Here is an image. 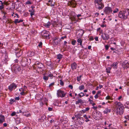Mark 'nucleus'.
<instances>
[{
    "instance_id": "1",
    "label": "nucleus",
    "mask_w": 129,
    "mask_h": 129,
    "mask_svg": "<svg viewBox=\"0 0 129 129\" xmlns=\"http://www.w3.org/2000/svg\"><path fill=\"white\" fill-rule=\"evenodd\" d=\"M128 15V12L125 11H120L118 14V16L121 19H125L127 18Z\"/></svg>"
},
{
    "instance_id": "2",
    "label": "nucleus",
    "mask_w": 129,
    "mask_h": 129,
    "mask_svg": "<svg viewBox=\"0 0 129 129\" xmlns=\"http://www.w3.org/2000/svg\"><path fill=\"white\" fill-rule=\"evenodd\" d=\"M41 35L44 38L48 39L50 38L49 33L48 31L45 30H43L41 32Z\"/></svg>"
},
{
    "instance_id": "3",
    "label": "nucleus",
    "mask_w": 129,
    "mask_h": 129,
    "mask_svg": "<svg viewBox=\"0 0 129 129\" xmlns=\"http://www.w3.org/2000/svg\"><path fill=\"white\" fill-rule=\"evenodd\" d=\"M61 39L57 37H55L53 38V44L55 46H57L59 44Z\"/></svg>"
},
{
    "instance_id": "4",
    "label": "nucleus",
    "mask_w": 129,
    "mask_h": 129,
    "mask_svg": "<svg viewBox=\"0 0 129 129\" xmlns=\"http://www.w3.org/2000/svg\"><path fill=\"white\" fill-rule=\"evenodd\" d=\"M27 59L25 57H23L22 58L21 62V64L22 66L24 67L27 65L29 64V62H28Z\"/></svg>"
},
{
    "instance_id": "5",
    "label": "nucleus",
    "mask_w": 129,
    "mask_h": 129,
    "mask_svg": "<svg viewBox=\"0 0 129 129\" xmlns=\"http://www.w3.org/2000/svg\"><path fill=\"white\" fill-rule=\"evenodd\" d=\"M101 36L104 40H109L110 39L109 35L106 33H102L101 34Z\"/></svg>"
},
{
    "instance_id": "6",
    "label": "nucleus",
    "mask_w": 129,
    "mask_h": 129,
    "mask_svg": "<svg viewBox=\"0 0 129 129\" xmlns=\"http://www.w3.org/2000/svg\"><path fill=\"white\" fill-rule=\"evenodd\" d=\"M124 106H121L119 108H117L116 110L117 114L120 115L122 114L124 112Z\"/></svg>"
},
{
    "instance_id": "7",
    "label": "nucleus",
    "mask_w": 129,
    "mask_h": 129,
    "mask_svg": "<svg viewBox=\"0 0 129 129\" xmlns=\"http://www.w3.org/2000/svg\"><path fill=\"white\" fill-rule=\"evenodd\" d=\"M57 94L59 97L63 98L65 96L66 93H64L63 91L59 89L57 91Z\"/></svg>"
},
{
    "instance_id": "8",
    "label": "nucleus",
    "mask_w": 129,
    "mask_h": 129,
    "mask_svg": "<svg viewBox=\"0 0 129 129\" xmlns=\"http://www.w3.org/2000/svg\"><path fill=\"white\" fill-rule=\"evenodd\" d=\"M17 87V85L15 83H13L8 87V89L10 91H12L14 89H15Z\"/></svg>"
},
{
    "instance_id": "9",
    "label": "nucleus",
    "mask_w": 129,
    "mask_h": 129,
    "mask_svg": "<svg viewBox=\"0 0 129 129\" xmlns=\"http://www.w3.org/2000/svg\"><path fill=\"white\" fill-rule=\"evenodd\" d=\"M12 69L15 73H16L21 70V68L18 65H14Z\"/></svg>"
},
{
    "instance_id": "10",
    "label": "nucleus",
    "mask_w": 129,
    "mask_h": 129,
    "mask_svg": "<svg viewBox=\"0 0 129 129\" xmlns=\"http://www.w3.org/2000/svg\"><path fill=\"white\" fill-rule=\"evenodd\" d=\"M112 10L111 7H106L105 8L104 12L106 14H109L110 13L112 12Z\"/></svg>"
},
{
    "instance_id": "11",
    "label": "nucleus",
    "mask_w": 129,
    "mask_h": 129,
    "mask_svg": "<svg viewBox=\"0 0 129 129\" xmlns=\"http://www.w3.org/2000/svg\"><path fill=\"white\" fill-rule=\"evenodd\" d=\"M68 4V6L74 8L76 7V3L74 1H69Z\"/></svg>"
},
{
    "instance_id": "12",
    "label": "nucleus",
    "mask_w": 129,
    "mask_h": 129,
    "mask_svg": "<svg viewBox=\"0 0 129 129\" xmlns=\"http://www.w3.org/2000/svg\"><path fill=\"white\" fill-rule=\"evenodd\" d=\"M83 114L81 112H80L79 113H78L77 114H75V116L76 118H77V120H79V119H80L82 118H83L82 117H80L82 116Z\"/></svg>"
},
{
    "instance_id": "13",
    "label": "nucleus",
    "mask_w": 129,
    "mask_h": 129,
    "mask_svg": "<svg viewBox=\"0 0 129 129\" xmlns=\"http://www.w3.org/2000/svg\"><path fill=\"white\" fill-rule=\"evenodd\" d=\"M115 105L117 108L123 107V105L120 102L116 101L114 103Z\"/></svg>"
},
{
    "instance_id": "14",
    "label": "nucleus",
    "mask_w": 129,
    "mask_h": 129,
    "mask_svg": "<svg viewBox=\"0 0 129 129\" xmlns=\"http://www.w3.org/2000/svg\"><path fill=\"white\" fill-rule=\"evenodd\" d=\"M38 65H37L36 67L38 68V69H39V70L40 71H43V70L42 68L43 67V64L41 63H39Z\"/></svg>"
},
{
    "instance_id": "15",
    "label": "nucleus",
    "mask_w": 129,
    "mask_h": 129,
    "mask_svg": "<svg viewBox=\"0 0 129 129\" xmlns=\"http://www.w3.org/2000/svg\"><path fill=\"white\" fill-rule=\"evenodd\" d=\"M71 66L72 69L74 70L77 69V64L75 62H74L71 64Z\"/></svg>"
},
{
    "instance_id": "16",
    "label": "nucleus",
    "mask_w": 129,
    "mask_h": 129,
    "mask_svg": "<svg viewBox=\"0 0 129 129\" xmlns=\"http://www.w3.org/2000/svg\"><path fill=\"white\" fill-rule=\"evenodd\" d=\"M98 4V9L100 10L102 9H103L104 7V5L103 3H96Z\"/></svg>"
},
{
    "instance_id": "17",
    "label": "nucleus",
    "mask_w": 129,
    "mask_h": 129,
    "mask_svg": "<svg viewBox=\"0 0 129 129\" xmlns=\"http://www.w3.org/2000/svg\"><path fill=\"white\" fill-rule=\"evenodd\" d=\"M16 55L17 57H19L22 54V51L20 50H18L15 52Z\"/></svg>"
},
{
    "instance_id": "18",
    "label": "nucleus",
    "mask_w": 129,
    "mask_h": 129,
    "mask_svg": "<svg viewBox=\"0 0 129 129\" xmlns=\"http://www.w3.org/2000/svg\"><path fill=\"white\" fill-rule=\"evenodd\" d=\"M46 116L45 115H43L39 119V121H40L44 122L46 120Z\"/></svg>"
},
{
    "instance_id": "19",
    "label": "nucleus",
    "mask_w": 129,
    "mask_h": 129,
    "mask_svg": "<svg viewBox=\"0 0 129 129\" xmlns=\"http://www.w3.org/2000/svg\"><path fill=\"white\" fill-rule=\"evenodd\" d=\"M5 121L4 116L2 115H0V123H2L3 122Z\"/></svg>"
},
{
    "instance_id": "20",
    "label": "nucleus",
    "mask_w": 129,
    "mask_h": 129,
    "mask_svg": "<svg viewBox=\"0 0 129 129\" xmlns=\"http://www.w3.org/2000/svg\"><path fill=\"white\" fill-rule=\"evenodd\" d=\"M77 33H78V35L79 37H82L83 36L84 32L83 30L80 29L79 30Z\"/></svg>"
},
{
    "instance_id": "21",
    "label": "nucleus",
    "mask_w": 129,
    "mask_h": 129,
    "mask_svg": "<svg viewBox=\"0 0 129 129\" xmlns=\"http://www.w3.org/2000/svg\"><path fill=\"white\" fill-rule=\"evenodd\" d=\"M35 10V9H29L28 11L30 13V14L31 17H32V16L35 14L34 12Z\"/></svg>"
},
{
    "instance_id": "22",
    "label": "nucleus",
    "mask_w": 129,
    "mask_h": 129,
    "mask_svg": "<svg viewBox=\"0 0 129 129\" xmlns=\"http://www.w3.org/2000/svg\"><path fill=\"white\" fill-rule=\"evenodd\" d=\"M28 112H23V115L26 117H30L31 116V114L29 113H28Z\"/></svg>"
},
{
    "instance_id": "23",
    "label": "nucleus",
    "mask_w": 129,
    "mask_h": 129,
    "mask_svg": "<svg viewBox=\"0 0 129 129\" xmlns=\"http://www.w3.org/2000/svg\"><path fill=\"white\" fill-rule=\"evenodd\" d=\"M111 110L109 109L108 108H106L105 110L104 111V114H108L109 112H111Z\"/></svg>"
},
{
    "instance_id": "24",
    "label": "nucleus",
    "mask_w": 129,
    "mask_h": 129,
    "mask_svg": "<svg viewBox=\"0 0 129 129\" xmlns=\"http://www.w3.org/2000/svg\"><path fill=\"white\" fill-rule=\"evenodd\" d=\"M84 103V101L81 99H78L77 101H76L75 103L76 104H77L80 103L82 104Z\"/></svg>"
},
{
    "instance_id": "25",
    "label": "nucleus",
    "mask_w": 129,
    "mask_h": 129,
    "mask_svg": "<svg viewBox=\"0 0 129 129\" xmlns=\"http://www.w3.org/2000/svg\"><path fill=\"white\" fill-rule=\"evenodd\" d=\"M21 89H22V91L20 93V94L21 95H24L25 94V93L24 92V91H26V90L25 89H23L22 88H21L19 89V90L20 91H21Z\"/></svg>"
},
{
    "instance_id": "26",
    "label": "nucleus",
    "mask_w": 129,
    "mask_h": 129,
    "mask_svg": "<svg viewBox=\"0 0 129 129\" xmlns=\"http://www.w3.org/2000/svg\"><path fill=\"white\" fill-rule=\"evenodd\" d=\"M51 25V23L50 22H48L47 24H45L44 26L47 28H49Z\"/></svg>"
},
{
    "instance_id": "27",
    "label": "nucleus",
    "mask_w": 129,
    "mask_h": 129,
    "mask_svg": "<svg viewBox=\"0 0 129 129\" xmlns=\"http://www.w3.org/2000/svg\"><path fill=\"white\" fill-rule=\"evenodd\" d=\"M62 55L61 54H59L57 55L56 56L57 57V58L59 59V61H60V60L61 59L62 57Z\"/></svg>"
},
{
    "instance_id": "28",
    "label": "nucleus",
    "mask_w": 129,
    "mask_h": 129,
    "mask_svg": "<svg viewBox=\"0 0 129 129\" xmlns=\"http://www.w3.org/2000/svg\"><path fill=\"white\" fill-rule=\"evenodd\" d=\"M15 8V5L14 3H12V4L11 7H10L9 9L10 10H12Z\"/></svg>"
},
{
    "instance_id": "29",
    "label": "nucleus",
    "mask_w": 129,
    "mask_h": 129,
    "mask_svg": "<svg viewBox=\"0 0 129 129\" xmlns=\"http://www.w3.org/2000/svg\"><path fill=\"white\" fill-rule=\"evenodd\" d=\"M77 42L78 43H80L79 45L80 46H82V41L81 39L80 38L78 39L77 40Z\"/></svg>"
},
{
    "instance_id": "30",
    "label": "nucleus",
    "mask_w": 129,
    "mask_h": 129,
    "mask_svg": "<svg viewBox=\"0 0 129 129\" xmlns=\"http://www.w3.org/2000/svg\"><path fill=\"white\" fill-rule=\"evenodd\" d=\"M111 69V68L110 67H109L107 68L106 69L107 72L110 73V71Z\"/></svg>"
},
{
    "instance_id": "31",
    "label": "nucleus",
    "mask_w": 129,
    "mask_h": 129,
    "mask_svg": "<svg viewBox=\"0 0 129 129\" xmlns=\"http://www.w3.org/2000/svg\"><path fill=\"white\" fill-rule=\"evenodd\" d=\"M102 0H95L94 1V3L95 4L96 3H102L101 1Z\"/></svg>"
},
{
    "instance_id": "32",
    "label": "nucleus",
    "mask_w": 129,
    "mask_h": 129,
    "mask_svg": "<svg viewBox=\"0 0 129 129\" xmlns=\"http://www.w3.org/2000/svg\"><path fill=\"white\" fill-rule=\"evenodd\" d=\"M28 55L30 56H32L34 54V53L33 52H29L28 53Z\"/></svg>"
},
{
    "instance_id": "33",
    "label": "nucleus",
    "mask_w": 129,
    "mask_h": 129,
    "mask_svg": "<svg viewBox=\"0 0 129 129\" xmlns=\"http://www.w3.org/2000/svg\"><path fill=\"white\" fill-rule=\"evenodd\" d=\"M48 2H51L50 5L49 4V5H50L52 7L54 6V3L52 2V1L49 0Z\"/></svg>"
},
{
    "instance_id": "34",
    "label": "nucleus",
    "mask_w": 129,
    "mask_h": 129,
    "mask_svg": "<svg viewBox=\"0 0 129 129\" xmlns=\"http://www.w3.org/2000/svg\"><path fill=\"white\" fill-rule=\"evenodd\" d=\"M52 129H60V128L58 126L54 125L53 126Z\"/></svg>"
},
{
    "instance_id": "35",
    "label": "nucleus",
    "mask_w": 129,
    "mask_h": 129,
    "mask_svg": "<svg viewBox=\"0 0 129 129\" xmlns=\"http://www.w3.org/2000/svg\"><path fill=\"white\" fill-rule=\"evenodd\" d=\"M79 88L80 90H82L84 89V85H82L81 86H79Z\"/></svg>"
},
{
    "instance_id": "36",
    "label": "nucleus",
    "mask_w": 129,
    "mask_h": 129,
    "mask_svg": "<svg viewBox=\"0 0 129 129\" xmlns=\"http://www.w3.org/2000/svg\"><path fill=\"white\" fill-rule=\"evenodd\" d=\"M129 67V63L126 62V65L125 66H123L124 69H127Z\"/></svg>"
},
{
    "instance_id": "37",
    "label": "nucleus",
    "mask_w": 129,
    "mask_h": 129,
    "mask_svg": "<svg viewBox=\"0 0 129 129\" xmlns=\"http://www.w3.org/2000/svg\"><path fill=\"white\" fill-rule=\"evenodd\" d=\"M50 74H49L48 77H50L51 78V79H52L53 77V74H52L50 72Z\"/></svg>"
},
{
    "instance_id": "38",
    "label": "nucleus",
    "mask_w": 129,
    "mask_h": 129,
    "mask_svg": "<svg viewBox=\"0 0 129 129\" xmlns=\"http://www.w3.org/2000/svg\"><path fill=\"white\" fill-rule=\"evenodd\" d=\"M79 96L80 97L83 96L84 95V94L82 92H81L80 94H78Z\"/></svg>"
},
{
    "instance_id": "39",
    "label": "nucleus",
    "mask_w": 129,
    "mask_h": 129,
    "mask_svg": "<svg viewBox=\"0 0 129 129\" xmlns=\"http://www.w3.org/2000/svg\"><path fill=\"white\" fill-rule=\"evenodd\" d=\"M48 76H44L43 77V79L44 80H48Z\"/></svg>"
},
{
    "instance_id": "40",
    "label": "nucleus",
    "mask_w": 129,
    "mask_h": 129,
    "mask_svg": "<svg viewBox=\"0 0 129 129\" xmlns=\"http://www.w3.org/2000/svg\"><path fill=\"white\" fill-rule=\"evenodd\" d=\"M60 85L61 86H63L64 85V82H63L62 80H60Z\"/></svg>"
},
{
    "instance_id": "41",
    "label": "nucleus",
    "mask_w": 129,
    "mask_h": 129,
    "mask_svg": "<svg viewBox=\"0 0 129 129\" xmlns=\"http://www.w3.org/2000/svg\"><path fill=\"white\" fill-rule=\"evenodd\" d=\"M76 43V40H74L72 41V44L73 45H75V43Z\"/></svg>"
},
{
    "instance_id": "42",
    "label": "nucleus",
    "mask_w": 129,
    "mask_h": 129,
    "mask_svg": "<svg viewBox=\"0 0 129 129\" xmlns=\"http://www.w3.org/2000/svg\"><path fill=\"white\" fill-rule=\"evenodd\" d=\"M14 23L16 24L17 23H19V20L18 19H15L14 20Z\"/></svg>"
},
{
    "instance_id": "43",
    "label": "nucleus",
    "mask_w": 129,
    "mask_h": 129,
    "mask_svg": "<svg viewBox=\"0 0 129 129\" xmlns=\"http://www.w3.org/2000/svg\"><path fill=\"white\" fill-rule=\"evenodd\" d=\"M81 76L80 75L79 76H78L77 77V80L78 81H79L81 80Z\"/></svg>"
},
{
    "instance_id": "44",
    "label": "nucleus",
    "mask_w": 129,
    "mask_h": 129,
    "mask_svg": "<svg viewBox=\"0 0 129 129\" xmlns=\"http://www.w3.org/2000/svg\"><path fill=\"white\" fill-rule=\"evenodd\" d=\"M54 82H53L50 84L49 86V87L50 88L54 85Z\"/></svg>"
},
{
    "instance_id": "45",
    "label": "nucleus",
    "mask_w": 129,
    "mask_h": 129,
    "mask_svg": "<svg viewBox=\"0 0 129 129\" xmlns=\"http://www.w3.org/2000/svg\"><path fill=\"white\" fill-rule=\"evenodd\" d=\"M119 11V10L118 8H116L113 11L114 13H117Z\"/></svg>"
},
{
    "instance_id": "46",
    "label": "nucleus",
    "mask_w": 129,
    "mask_h": 129,
    "mask_svg": "<svg viewBox=\"0 0 129 129\" xmlns=\"http://www.w3.org/2000/svg\"><path fill=\"white\" fill-rule=\"evenodd\" d=\"M15 101L14 100V99H11L10 100V104H13V102Z\"/></svg>"
},
{
    "instance_id": "47",
    "label": "nucleus",
    "mask_w": 129,
    "mask_h": 129,
    "mask_svg": "<svg viewBox=\"0 0 129 129\" xmlns=\"http://www.w3.org/2000/svg\"><path fill=\"white\" fill-rule=\"evenodd\" d=\"M117 62H116L114 63V66H113L114 68H116L117 67Z\"/></svg>"
},
{
    "instance_id": "48",
    "label": "nucleus",
    "mask_w": 129,
    "mask_h": 129,
    "mask_svg": "<svg viewBox=\"0 0 129 129\" xmlns=\"http://www.w3.org/2000/svg\"><path fill=\"white\" fill-rule=\"evenodd\" d=\"M26 4H32L31 2L29 1H27L26 2Z\"/></svg>"
},
{
    "instance_id": "49",
    "label": "nucleus",
    "mask_w": 129,
    "mask_h": 129,
    "mask_svg": "<svg viewBox=\"0 0 129 129\" xmlns=\"http://www.w3.org/2000/svg\"><path fill=\"white\" fill-rule=\"evenodd\" d=\"M16 114V113L15 112H13L11 114V115L12 116H13Z\"/></svg>"
},
{
    "instance_id": "50",
    "label": "nucleus",
    "mask_w": 129,
    "mask_h": 129,
    "mask_svg": "<svg viewBox=\"0 0 129 129\" xmlns=\"http://www.w3.org/2000/svg\"><path fill=\"white\" fill-rule=\"evenodd\" d=\"M126 62H124L123 63L122 66L123 67V66H125L126 65Z\"/></svg>"
},
{
    "instance_id": "51",
    "label": "nucleus",
    "mask_w": 129,
    "mask_h": 129,
    "mask_svg": "<svg viewBox=\"0 0 129 129\" xmlns=\"http://www.w3.org/2000/svg\"><path fill=\"white\" fill-rule=\"evenodd\" d=\"M4 8V7L3 6V5H1L0 6V10H2Z\"/></svg>"
},
{
    "instance_id": "52",
    "label": "nucleus",
    "mask_w": 129,
    "mask_h": 129,
    "mask_svg": "<svg viewBox=\"0 0 129 129\" xmlns=\"http://www.w3.org/2000/svg\"><path fill=\"white\" fill-rule=\"evenodd\" d=\"M67 37L66 36H64L62 37H61V39H63L64 38H66Z\"/></svg>"
},
{
    "instance_id": "53",
    "label": "nucleus",
    "mask_w": 129,
    "mask_h": 129,
    "mask_svg": "<svg viewBox=\"0 0 129 129\" xmlns=\"http://www.w3.org/2000/svg\"><path fill=\"white\" fill-rule=\"evenodd\" d=\"M106 99L107 100L110 99V96L109 95H108V96H107L106 98Z\"/></svg>"
},
{
    "instance_id": "54",
    "label": "nucleus",
    "mask_w": 129,
    "mask_h": 129,
    "mask_svg": "<svg viewBox=\"0 0 129 129\" xmlns=\"http://www.w3.org/2000/svg\"><path fill=\"white\" fill-rule=\"evenodd\" d=\"M105 48L106 50H108L109 48V46L108 45H106L105 46Z\"/></svg>"
},
{
    "instance_id": "55",
    "label": "nucleus",
    "mask_w": 129,
    "mask_h": 129,
    "mask_svg": "<svg viewBox=\"0 0 129 129\" xmlns=\"http://www.w3.org/2000/svg\"><path fill=\"white\" fill-rule=\"evenodd\" d=\"M99 97L98 95L96 94L94 96V98L95 99H97Z\"/></svg>"
},
{
    "instance_id": "56",
    "label": "nucleus",
    "mask_w": 129,
    "mask_h": 129,
    "mask_svg": "<svg viewBox=\"0 0 129 129\" xmlns=\"http://www.w3.org/2000/svg\"><path fill=\"white\" fill-rule=\"evenodd\" d=\"M83 117L85 118L86 119H88V116H87L85 114L83 116Z\"/></svg>"
},
{
    "instance_id": "57",
    "label": "nucleus",
    "mask_w": 129,
    "mask_h": 129,
    "mask_svg": "<svg viewBox=\"0 0 129 129\" xmlns=\"http://www.w3.org/2000/svg\"><path fill=\"white\" fill-rule=\"evenodd\" d=\"M69 87L71 89H72L73 88V86L71 85H70L69 86Z\"/></svg>"
},
{
    "instance_id": "58",
    "label": "nucleus",
    "mask_w": 129,
    "mask_h": 129,
    "mask_svg": "<svg viewBox=\"0 0 129 129\" xmlns=\"http://www.w3.org/2000/svg\"><path fill=\"white\" fill-rule=\"evenodd\" d=\"M53 108L51 107H49L48 108V110L49 111H52V110Z\"/></svg>"
},
{
    "instance_id": "59",
    "label": "nucleus",
    "mask_w": 129,
    "mask_h": 129,
    "mask_svg": "<svg viewBox=\"0 0 129 129\" xmlns=\"http://www.w3.org/2000/svg\"><path fill=\"white\" fill-rule=\"evenodd\" d=\"M101 91L100 90H99L98 91V92H97V93L96 94H98L99 95V94H100L101 92Z\"/></svg>"
},
{
    "instance_id": "60",
    "label": "nucleus",
    "mask_w": 129,
    "mask_h": 129,
    "mask_svg": "<svg viewBox=\"0 0 129 129\" xmlns=\"http://www.w3.org/2000/svg\"><path fill=\"white\" fill-rule=\"evenodd\" d=\"M16 100H18L19 99V97H16L15 98Z\"/></svg>"
},
{
    "instance_id": "61",
    "label": "nucleus",
    "mask_w": 129,
    "mask_h": 129,
    "mask_svg": "<svg viewBox=\"0 0 129 129\" xmlns=\"http://www.w3.org/2000/svg\"><path fill=\"white\" fill-rule=\"evenodd\" d=\"M90 109V108L89 107H87L85 108V110L86 111H88Z\"/></svg>"
},
{
    "instance_id": "62",
    "label": "nucleus",
    "mask_w": 129,
    "mask_h": 129,
    "mask_svg": "<svg viewBox=\"0 0 129 129\" xmlns=\"http://www.w3.org/2000/svg\"><path fill=\"white\" fill-rule=\"evenodd\" d=\"M42 42H40V43H39V45H38V46L39 47H41V46L42 45Z\"/></svg>"
},
{
    "instance_id": "63",
    "label": "nucleus",
    "mask_w": 129,
    "mask_h": 129,
    "mask_svg": "<svg viewBox=\"0 0 129 129\" xmlns=\"http://www.w3.org/2000/svg\"><path fill=\"white\" fill-rule=\"evenodd\" d=\"M95 39L96 41H98V38L97 37H96L95 38Z\"/></svg>"
},
{
    "instance_id": "64",
    "label": "nucleus",
    "mask_w": 129,
    "mask_h": 129,
    "mask_svg": "<svg viewBox=\"0 0 129 129\" xmlns=\"http://www.w3.org/2000/svg\"><path fill=\"white\" fill-rule=\"evenodd\" d=\"M54 121V120L52 119L50 121V123H52Z\"/></svg>"
}]
</instances>
